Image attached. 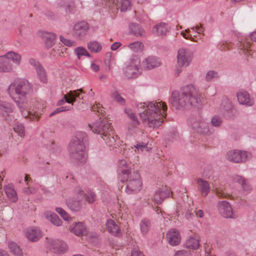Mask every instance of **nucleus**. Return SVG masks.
<instances>
[{
  "label": "nucleus",
  "mask_w": 256,
  "mask_h": 256,
  "mask_svg": "<svg viewBox=\"0 0 256 256\" xmlns=\"http://www.w3.org/2000/svg\"><path fill=\"white\" fill-rule=\"evenodd\" d=\"M31 90L30 84L24 80H16L8 89L10 96L20 108L22 116L30 120H38L43 108L40 104H36L32 108H28L27 94Z\"/></svg>",
  "instance_id": "obj_1"
},
{
  "label": "nucleus",
  "mask_w": 256,
  "mask_h": 256,
  "mask_svg": "<svg viewBox=\"0 0 256 256\" xmlns=\"http://www.w3.org/2000/svg\"><path fill=\"white\" fill-rule=\"evenodd\" d=\"M75 197L66 200V204L68 207L72 210L74 212L79 211L82 208V201L84 199V192L79 187L74 188Z\"/></svg>",
  "instance_id": "obj_8"
},
{
  "label": "nucleus",
  "mask_w": 256,
  "mask_h": 256,
  "mask_svg": "<svg viewBox=\"0 0 256 256\" xmlns=\"http://www.w3.org/2000/svg\"><path fill=\"white\" fill-rule=\"evenodd\" d=\"M217 208L220 214L224 218L236 219L238 217L237 214L233 211L231 204L226 200L219 201Z\"/></svg>",
  "instance_id": "obj_10"
},
{
  "label": "nucleus",
  "mask_w": 256,
  "mask_h": 256,
  "mask_svg": "<svg viewBox=\"0 0 256 256\" xmlns=\"http://www.w3.org/2000/svg\"><path fill=\"white\" fill-rule=\"evenodd\" d=\"M130 32L136 36H143L145 34L144 30L136 23H132L129 26Z\"/></svg>",
  "instance_id": "obj_28"
},
{
  "label": "nucleus",
  "mask_w": 256,
  "mask_h": 256,
  "mask_svg": "<svg viewBox=\"0 0 256 256\" xmlns=\"http://www.w3.org/2000/svg\"><path fill=\"white\" fill-rule=\"evenodd\" d=\"M158 191L162 198V202L164 198L168 197L170 194V190L166 188H160Z\"/></svg>",
  "instance_id": "obj_55"
},
{
  "label": "nucleus",
  "mask_w": 256,
  "mask_h": 256,
  "mask_svg": "<svg viewBox=\"0 0 256 256\" xmlns=\"http://www.w3.org/2000/svg\"><path fill=\"white\" fill-rule=\"evenodd\" d=\"M140 116L142 120L146 122L150 127L160 126L163 122V118L166 117L167 110L166 104L162 102H148L136 104Z\"/></svg>",
  "instance_id": "obj_2"
},
{
  "label": "nucleus",
  "mask_w": 256,
  "mask_h": 256,
  "mask_svg": "<svg viewBox=\"0 0 256 256\" xmlns=\"http://www.w3.org/2000/svg\"><path fill=\"white\" fill-rule=\"evenodd\" d=\"M238 44L240 54L244 53L247 55L250 54L251 50H249L250 44L248 38L242 37L239 40Z\"/></svg>",
  "instance_id": "obj_26"
},
{
  "label": "nucleus",
  "mask_w": 256,
  "mask_h": 256,
  "mask_svg": "<svg viewBox=\"0 0 256 256\" xmlns=\"http://www.w3.org/2000/svg\"><path fill=\"white\" fill-rule=\"evenodd\" d=\"M125 112L130 119V121L128 124V132L130 134L133 135L136 133L137 126L140 124V122L136 114L131 110H126Z\"/></svg>",
  "instance_id": "obj_14"
},
{
  "label": "nucleus",
  "mask_w": 256,
  "mask_h": 256,
  "mask_svg": "<svg viewBox=\"0 0 256 256\" xmlns=\"http://www.w3.org/2000/svg\"><path fill=\"white\" fill-rule=\"evenodd\" d=\"M106 228L108 231L114 236L120 234V230L116 222L112 220H108L106 223Z\"/></svg>",
  "instance_id": "obj_25"
},
{
  "label": "nucleus",
  "mask_w": 256,
  "mask_h": 256,
  "mask_svg": "<svg viewBox=\"0 0 256 256\" xmlns=\"http://www.w3.org/2000/svg\"><path fill=\"white\" fill-rule=\"evenodd\" d=\"M232 180L235 182L240 184L244 191L248 192L250 190V187L248 181L240 176H234L232 177Z\"/></svg>",
  "instance_id": "obj_32"
},
{
  "label": "nucleus",
  "mask_w": 256,
  "mask_h": 256,
  "mask_svg": "<svg viewBox=\"0 0 256 256\" xmlns=\"http://www.w3.org/2000/svg\"><path fill=\"white\" fill-rule=\"evenodd\" d=\"M14 130L21 137L24 136V127L22 124H16L14 128Z\"/></svg>",
  "instance_id": "obj_46"
},
{
  "label": "nucleus",
  "mask_w": 256,
  "mask_h": 256,
  "mask_svg": "<svg viewBox=\"0 0 256 256\" xmlns=\"http://www.w3.org/2000/svg\"><path fill=\"white\" fill-rule=\"evenodd\" d=\"M72 108V106H61V107L58 108H56L50 114L49 116L50 117H51V116L55 115L56 114H57L60 112L69 110Z\"/></svg>",
  "instance_id": "obj_53"
},
{
  "label": "nucleus",
  "mask_w": 256,
  "mask_h": 256,
  "mask_svg": "<svg viewBox=\"0 0 256 256\" xmlns=\"http://www.w3.org/2000/svg\"><path fill=\"white\" fill-rule=\"evenodd\" d=\"M140 227L142 234H146L151 227L150 220L148 218L143 219L140 222Z\"/></svg>",
  "instance_id": "obj_37"
},
{
  "label": "nucleus",
  "mask_w": 256,
  "mask_h": 256,
  "mask_svg": "<svg viewBox=\"0 0 256 256\" xmlns=\"http://www.w3.org/2000/svg\"><path fill=\"white\" fill-rule=\"evenodd\" d=\"M170 29V27L168 24L161 22L154 26L152 32L158 36H164L167 34Z\"/></svg>",
  "instance_id": "obj_21"
},
{
  "label": "nucleus",
  "mask_w": 256,
  "mask_h": 256,
  "mask_svg": "<svg viewBox=\"0 0 256 256\" xmlns=\"http://www.w3.org/2000/svg\"><path fill=\"white\" fill-rule=\"evenodd\" d=\"M128 47L133 52H141L144 48L143 44L139 41H136L130 44Z\"/></svg>",
  "instance_id": "obj_40"
},
{
  "label": "nucleus",
  "mask_w": 256,
  "mask_h": 256,
  "mask_svg": "<svg viewBox=\"0 0 256 256\" xmlns=\"http://www.w3.org/2000/svg\"><path fill=\"white\" fill-rule=\"evenodd\" d=\"M219 77L218 74L214 70H209L205 76V80L208 82L216 80Z\"/></svg>",
  "instance_id": "obj_41"
},
{
  "label": "nucleus",
  "mask_w": 256,
  "mask_h": 256,
  "mask_svg": "<svg viewBox=\"0 0 256 256\" xmlns=\"http://www.w3.org/2000/svg\"><path fill=\"white\" fill-rule=\"evenodd\" d=\"M192 52L186 48H180L177 56L178 65L180 68L188 66L192 58Z\"/></svg>",
  "instance_id": "obj_11"
},
{
  "label": "nucleus",
  "mask_w": 256,
  "mask_h": 256,
  "mask_svg": "<svg viewBox=\"0 0 256 256\" xmlns=\"http://www.w3.org/2000/svg\"><path fill=\"white\" fill-rule=\"evenodd\" d=\"M0 109H1L3 112L2 114L6 120H8V117L10 115L8 113H11L13 111L12 106L8 102H0Z\"/></svg>",
  "instance_id": "obj_30"
},
{
  "label": "nucleus",
  "mask_w": 256,
  "mask_h": 256,
  "mask_svg": "<svg viewBox=\"0 0 256 256\" xmlns=\"http://www.w3.org/2000/svg\"><path fill=\"white\" fill-rule=\"evenodd\" d=\"M190 29L193 30H196V32L195 33L200 34L203 33L204 30V28L202 26V24H200V26L196 25L195 26H192L190 28Z\"/></svg>",
  "instance_id": "obj_59"
},
{
  "label": "nucleus",
  "mask_w": 256,
  "mask_h": 256,
  "mask_svg": "<svg viewBox=\"0 0 256 256\" xmlns=\"http://www.w3.org/2000/svg\"><path fill=\"white\" fill-rule=\"evenodd\" d=\"M46 148H48L52 152H56L57 150H55L54 144L52 142H50V144H48Z\"/></svg>",
  "instance_id": "obj_62"
},
{
  "label": "nucleus",
  "mask_w": 256,
  "mask_h": 256,
  "mask_svg": "<svg viewBox=\"0 0 256 256\" xmlns=\"http://www.w3.org/2000/svg\"><path fill=\"white\" fill-rule=\"evenodd\" d=\"M131 256H144V255L140 250L134 249L132 250Z\"/></svg>",
  "instance_id": "obj_63"
},
{
  "label": "nucleus",
  "mask_w": 256,
  "mask_h": 256,
  "mask_svg": "<svg viewBox=\"0 0 256 256\" xmlns=\"http://www.w3.org/2000/svg\"><path fill=\"white\" fill-rule=\"evenodd\" d=\"M4 190L8 198L12 202H16L18 200L16 192L12 184H8L4 187Z\"/></svg>",
  "instance_id": "obj_29"
},
{
  "label": "nucleus",
  "mask_w": 256,
  "mask_h": 256,
  "mask_svg": "<svg viewBox=\"0 0 256 256\" xmlns=\"http://www.w3.org/2000/svg\"><path fill=\"white\" fill-rule=\"evenodd\" d=\"M189 122L192 130L198 133L207 136L214 133L213 128L200 116L191 118Z\"/></svg>",
  "instance_id": "obj_6"
},
{
  "label": "nucleus",
  "mask_w": 256,
  "mask_h": 256,
  "mask_svg": "<svg viewBox=\"0 0 256 256\" xmlns=\"http://www.w3.org/2000/svg\"><path fill=\"white\" fill-rule=\"evenodd\" d=\"M154 200L156 202L157 204H160L162 202V198L160 194V192H158V190H156L155 192V194L154 196Z\"/></svg>",
  "instance_id": "obj_60"
},
{
  "label": "nucleus",
  "mask_w": 256,
  "mask_h": 256,
  "mask_svg": "<svg viewBox=\"0 0 256 256\" xmlns=\"http://www.w3.org/2000/svg\"><path fill=\"white\" fill-rule=\"evenodd\" d=\"M71 230L76 235L78 236H84L86 234V228L82 222H75Z\"/></svg>",
  "instance_id": "obj_34"
},
{
  "label": "nucleus",
  "mask_w": 256,
  "mask_h": 256,
  "mask_svg": "<svg viewBox=\"0 0 256 256\" xmlns=\"http://www.w3.org/2000/svg\"><path fill=\"white\" fill-rule=\"evenodd\" d=\"M121 44L120 42H116L111 46V50H116L121 46Z\"/></svg>",
  "instance_id": "obj_64"
},
{
  "label": "nucleus",
  "mask_w": 256,
  "mask_h": 256,
  "mask_svg": "<svg viewBox=\"0 0 256 256\" xmlns=\"http://www.w3.org/2000/svg\"><path fill=\"white\" fill-rule=\"evenodd\" d=\"M84 198L90 204L93 203L96 198V196L93 192H88L87 194L84 193Z\"/></svg>",
  "instance_id": "obj_49"
},
{
  "label": "nucleus",
  "mask_w": 256,
  "mask_h": 256,
  "mask_svg": "<svg viewBox=\"0 0 256 256\" xmlns=\"http://www.w3.org/2000/svg\"><path fill=\"white\" fill-rule=\"evenodd\" d=\"M74 53L78 56V59H80V57L83 56H86L88 58L90 56V55L86 49L82 46L76 48L74 50Z\"/></svg>",
  "instance_id": "obj_44"
},
{
  "label": "nucleus",
  "mask_w": 256,
  "mask_h": 256,
  "mask_svg": "<svg viewBox=\"0 0 256 256\" xmlns=\"http://www.w3.org/2000/svg\"><path fill=\"white\" fill-rule=\"evenodd\" d=\"M90 130L94 133L104 136L106 134L112 132V123L106 118H100L98 120L89 125Z\"/></svg>",
  "instance_id": "obj_7"
},
{
  "label": "nucleus",
  "mask_w": 256,
  "mask_h": 256,
  "mask_svg": "<svg viewBox=\"0 0 256 256\" xmlns=\"http://www.w3.org/2000/svg\"><path fill=\"white\" fill-rule=\"evenodd\" d=\"M47 218L52 224L56 226H60L62 222L58 215L54 213L50 214L49 216H47Z\"/></svg>",
  "instance_id": "obj_42"
},
{
  "label": "nucleus",
  "mask_w": 256,
  "mask_h": 256,
  "mask_svg": "<svg viewBox=\"0 0 256 256\" xmlns=\"http://www.w3.org/2000/svg\"><path fill=\"white\" fill-rule=\"evenodd\" d=\"M146 146V144L143 142H139L136 145H134V146L138 149V150H142L144 148H145Z\"/></svg>",
  "instance_id": "obj_61"
},
{
  "label": "nucleus",
  "mask_w": 256,
  "mask_h": 256,
  "mask_svg": "<svg viewBox=\"0 0 256 256\" xmlns=\"http://www.w3.org/2000/svg\"><path fill=\"white\" fill-rule=\"evenodd\" d=\"M130 64L128 66L138 68L140 64V60L136 56H132L130 60Z\"/></svg>",
  "instance_id": "obj_54"
},
{
  "label": "nucleus",
  "mask_w": 256,
  "mask_h": 256,
  "mask_svg": "<svg viewBox=\"0 0 256 256\" xmlns=\"http://www.w3.org/2000/svg\"><path fill=\"white\" fill-rule=\"evenodd\" d=\"M130 0H120V10L126 12L130 7Z\"/></svg>",
  "instance_id": "obj_48"
},
{
  "label": "nucleus",
  "mask_w": 256,
  "mask_h": 256,
  "mask_svg": "<svg viewBox=\"0 0 256 256\" xmlns=\"http://www.w3.org/2000/svg\"><path fill=\"white\" fill-rule=\"evenodd\" d=\"M12 64L6 55L0 56V72H8L12 70Z\"/></svg>",
  "instance_id": "obj_24"
},
{
  "label": "nucleus",
  "mask_w": 256,
  "mask_h": 256,
  "mask_svg": "<svg viewBox=\"0 0 256 256\" xmlns=\"http://www.w3.org/2000/svg\"><path fill=\"white\" fill-rule=\"evenodd\" d=\"M120 177L121 178V182L126 183L129 181L135 180L140 178V175L138 172L135 171L131 168V164H128L124 160H121L118 164V170Z\"/></svg>",
  "instance_id": "obj_5"
},
{
  "label": "nucleus",
  "mask_w": 256,
  "mask_h": 256,
  "mask_svg": "<svg viewBox=\"0 0 256 256\" xmlns=\"http://www.w3.org/2000/svg\"><path fill=\"white\" fill-rule=\"evenodd\" d=\"M36 71L37 72V74L40 80L42 82H46L47 81L46 72L42 66L40 67H38L37 70H36Z\"/></svg>",
  "instance_id": "obj_43"
},
{
  "label": "nucleus",
  "mask_w": 256,
  "mask_h": 256,
  "mask_svg": "<svg viewBox=\"0 0 256 256\" xmlns=\"http://www.w3.org/2000/svg\"><path fill=\"white\" fill-rule=\"evenodd\" d=\"M211 122L213 126L215 127H220L222 122V118L218 116H214L211 119Z\"/></svg>",
  "instance_id": "obj_50"
},
{
  "label": "nucleus",
  "mask_w": 256,
  "mask_h": 256,
  "mask_svg": "<svg viewBox=\"0 0 256 256\" xmlns=\"http://www.w3.org/2000/svg\"><path fill=\"white\" fill-rule=\"evenodd\" d=\"M139 68L128 66L124 70V76L128 79L136 78L138 74Z\"/></svg>",
  "instance_id": "obj_31"
},
{
  "label": "nucleus",
  "mask_w": 256,
  "mask_h": 256,
  "mask_svg": "<svg viewBox=\"0 0 256 256\" xmlns=\"http://www.w3.org/2000/svg\"><path fill=\"white\" fill-rule=\"evenodd\" d=\"M250 157V154L246 152L238 150H230L226 152V158L234 163L244 162Z\"/></svg>",
  "instance_id": "obj_9"
},
{
  "label": "nucleus",
  "mask_w": 256,
  "mask_h": 256,
  "mask_svg": "<svg viewBox=\"0 0 256 256\" xmlns=\"http://www.w3.org/2000/svg\"><path fill=\"white\" fill-rule=\"evenodd\" d=\"M102 138L110 147L116 148L119 145L120 140L118 138V136L114 134L112 132L106 134Z\"/></svg>",
  "instance_id": "obj_22"
},
{
  "label": "nucleus",
  "mask_w": 256,
  "mask_h": 256,
  "mask_svg": "<svg viewBox=\"0 0 256 256\" xmlns=\"http://www.w3.org/2000/svg\"><path fill=\"white\" fill-rule=\"evenodd\" d=\"M6 58L10 60L17 65H19L20 62L21 56L20 54L14 52H9L6 54Z\"/></svg>",
  "instance_id": "obj_38"
},
{
  "label": "nucleus",
  "mask_w": 256,
  "mask_h": 256,
  "mask_svg": "<svg viewBox=\"0 0 256 256\" xmlns=\"http://www.w3.org/2000/svg\"><path fill=\"white\" fill-rule=\"evenodd\" d=\"M142 64L144 68L151 70L160 66L161 63L156 57L150 56L143 61Z\"/></svg>",
  "instance_id": "obj_23"
},
{
  "label": "nucleus",
  "mask_w": 256,
  "mask_h": 256,
  "mask_svg": "<svg viewBox=\"0 0 256 256\" xmlns=\"http://www.w3.org/2000/svg\"><path fill=\"white\" fill-rule=\"evenodd\" d=\"M234 110L232 102L227 98H224L220 108V112L224 116L230 118L233 115Z\"/></svg>",
  "instance_id": "obj_15"
},
{
  "label": "nucleus",
  "mask_w": 256,
  "mask_h": 256,
  "mask_svg": "<svg viewBox=\"0 0 256 256\" xmlns=\"http://www.w3.org/2000/svg\"><path fill=\"white\" fill-rule=\"evenodd\" d=\"M8 248L10 252L16 256H22V250L16 242H10L8 243Z\"/></svg>",
  "instance_id": "obj_39"
},
{
  "label": "nucleus",
  "mask_w": 256,
  "mask_h": 256,
  "mask_svg": "<svg viewBox=\"0 0 256 256\" xmlns=\"http://www.w3.org/2000/svg\"><path fill=\"white\" fill-rule=\"evenodd\" d=\"M88 29L89 25L87 22L84 21L78 22L74 26L72 34L78 40H83L87 34Z\"/></svg>",
  "instance_id": "obj_12"
},
{
  "label": "nucleus",
  "mask_w": 256,
  "mask_h": 256,
  "mask_svg": "<svg viewBox=\"0 0 256 256\" xmlns=\"http://www.w3.org/2000/svg\"><path fill=\"white\" fill-rule=\"evenodd\" d=\"M184 245L186 248L196 250L198 248L200 243L198 239L190 237L186 240Z\"/></svg>",
  "instance_id": "obj_35"
},
{
  "label": "nucleus",
  "mask_w": 256,
  "mask_h": 256,
  "mask_svg": "<svg viewBox=\"0 0 256 256\" xmlns=\"http://www.w3.org/2000/svg\"><path fill=\"white\" fill-rule=\"evenodd\" d=\"M166 238L169 244L173 246L179 244L181 240L180 234L175 228L172 229L167 232Z\"/></svg>",
  "instance_id": "obj_18"
},
{
  "label": "nucleus",
  "mask_w": 256,
  "mask_h": 256,
  "mask_svg": "<svg viewBox=\"0 0 256 256\" xmlns=\"http://www.w3.org/2000/svg\"><path fill=\"white\" fill-rule=\"evenodd\" d=\"M86 134L82 132H76L74 137L69 144L70 158L74 162L84 163L87 158L86 151Z\"/></svg>",
  "instance_id": "obj_4"
},
{
  "label": "nucleus",
  "mask_w": 256,
  "mask_h": 256,
  "mask_svg": "<svg viewBox=\"0 0 256 256\" xmlns=\"http://www.w3.org/2000/svg\"><path fill=\"white\" fill-rule=\"evenodd\" d=\"M42 37L45 40L46 46L48 48H52L54 44L56 35L52 32H44Z\"/></svg>",
  "instance_id": "obj_33"
},
{
  "label": "nucleus",
  "mask_w": 256,
  "mask_h": 256,
  "mask_svg": "<svg viewBox=\"0 0 256 256\" xmlns=\"http://www.w3.org/2000/svg\"><path fill=\"white\" fill-rule=\"evenodd\" d=\"M196 180L198 188L201 192L202 195L204 196H206L210 190V187L208 182L201 178H198Z\"/></svg>",
  "instance_id": "obj_27"
},
{
  "label": "nucleus",
  "mask_w": 256,
  "mask_h": 256,
  "mask_svg": "<svg viewBox=\"0 0 256 256\" xmlns=\"http://www.w3.org/2000/svg\"><path fill=\"white\" fill-rule=\"evenodd\" d=\"M142 186L141 178L136 179V178L135 180L129 181L127 182L126 191L128 194L137 192L140 190Z\"/></svg>",
  "instance_id": "obj_17"
},
{
  "label": "nucleus",
  "mask_w": 256,
  "mask_h": 256,
  "mask_svg": "<svg viewBox=\"0 0 256 256\" xmlns=\"http://www.w3.org/2000/svg\"><path fill=\"white\" fill-rule=\"evenodd\" d=\"M190 32V28H188V29L186 30L184 32H182L181 34L186 39L190 40H194L191 34H189Z\"/></svg>",
  "instance_id": "obj_56"
},
{
  "label": "nucleus",
  "mask_w": 256,
  "mask_h": 256,
  "mask_svg": "<svg viewBox=\"0 0 256 256\" xmlns=\"http://www.w3.org/2000/svg\"><path fill=\"white\" fill-rule=\"evenodd\" d=\"M48 248L52 252L56 254H63L68 250L66 244L62 240H50L48 242Z\"/></svg>",
  "instance_id": "obj_13"
},
{
  "label": "nucleus",
  "mask_w": 256,
  "mask_h": 256,
  "mask_svg": "<svg viewBox=\"0 0 256 256\" xmlns=\"http://www.w3.org/2000/svg\"><path fill=\"white\" fill-rule=\"evenodd\" d=\"M84 93V92L82 88L70 90L67 94L64 95V98L66 102L71 104L72 106H73L77 98L80 100H83V96H82V94Z\"/></svg>",
  "instance_id": "obj_16"
},
{
  "label": "nucleus",
  "mask_w": 256,
  "mask_h": 256,
  "mask_svg": "<svg viewBox=\"0 0 256 256\" xmlns=\"http://www.w3.org/2000/svg\"><path fill=\"white\" fill-rule=\"evenodd\" d=\"M111 97L120 104L124 105L125 104V100L120 96L117 90H114L112 93Z\"/></svg>",
  "instance_id": "obj_45"
},
{
  "label": "nucleus",
  "mask_w": 256,
  "mask_h": 256,
  "mask_svg": "<svg viewBox=\"0 0 256 256\" xmlns=\"http://www.w3.org/2000/svg\"><path fill=\"white\" fill-rule=\"evenodd\" d=\"M56 210L64 220L68 221L70 218L68 214L62 208H56Z\"/></svg>",
  "instance_id": "obj_52"
},
{
  "label": "nucleus",
  "mask_w": 256,
  "mask_h": 256,
  "mask_svg": "<svg viewBox=\"0 0 256 256\" xmlns=\"http://www.w3.org/2000/svg\"><path fill=\"white\" fill-rule=\"evenodd\" d=\"M238 102L241 104L251 106L254 103V100L250 98V94L246 91H240L237 93Z\"/></svg>",
  "instance_id": "obj_19"
},
{
  "label": "nucleus",
  "mask_w": 256,
  "mask_h": 256,
  "mask_svg": "<svg viewBox=\"0 0 256 256\" xmlns=\"http://www.w3.org/2000/svg\"><path fill=\"white\" fill-rule=\"evenodd\" d=\"M28 239L32 242H36L42 236V233L38 228H32L28 229L26 232Z\"/></svg>",
  "instance_id": "obj_20"
},
{
  "label": "nucleus",
  "mask_w": 256,
  "mask_h": 256,
  "mask_svg": "<svg viewBox=\"0 0 256 256\" xmlns=\"http://www.w3.org/2000/svg\"><path fill=\"white\" fill-rule=\"evenodd\" d=\"M170 103L177 110L199 108L201 106L200 96L196 88L191 84L184 86L180 91L172 92Z\"/></svg>",
  "instance_id": "obj_3"
},
{
  "label": "nucleus",
  "mask_w": 256,
  "mask_h": 256,
  "mask_svg": "<svg viewBox=\"0 0 256 256\" xmlns=\"http://www.w3.org/2000/svg\"><path fill=\"white\" fill-rule=\"evenodd\" d=\"M60 42L68 46H74L76 45V42L70 40L66 39L62 36H60Z\"/></svg>",
  "instance_id": "obj_51"
},
{
  "label": "nucleus",
  "mask_w": 256,
  "mask_h": 256,
  "mask_svg": "<svg viewBox=\"0 0 256 256\" xmlns=\"http://www.w3.org/2000/svg\"><path fill=\"white\" fill-rule=\"evenodd\" d=\"M29 64L34 66V68L36 70H37V68L38 67H40L42 66V65L40 64V62L36 60L35 59L33 58H30L28 60Z\"/></svg>",
  "instance_id": "obj_58"
},
{
  "label": "nucleus",
  "mask_w": 256,
  "mask_h": 256,
  "mask_svg": "<svg viewBox=\"0 0 256 256\" xmlns=\"http://www.w3.org/2000/svg\"><path fill=\"white\" fill-rule=\"evenodd\" d=\"M174 256H190V252L188 250H181L176 252Z\"/></svg>",
  "instance_id": "obj_57"
},
{
  "label": "nucleus",
  "mask_w": 256,
  "mask_h": 256,
  "mask_svg": "<svg viewBox=\"0 0 256 256\" xmlns=\"http://www.w3.org/2000/svg\"><path fill=\"white\" fill-rule=\"evenodd\" d=\"M66 12L72 13L74 12V6L73 2H68L62 6Z\"/></svg>",
  "instance_id": "obj_47"
},
{
  "label": "nucleus",
  "mask_w": 256,
  "mask_h": 256,
  "mask_svg": "<svg viewBox=\"0 0 256 256\" xmlns=\"http://www.w3.org/2000/svg\"><path fill=\"white\" fill-rule=\"evenodd\" d=\"M88 48L91 52H100L102 46L101 44L96 41H90L88 43Z\"/></svg>",
  "instance_id": "obj_36"
}]
</instances>
